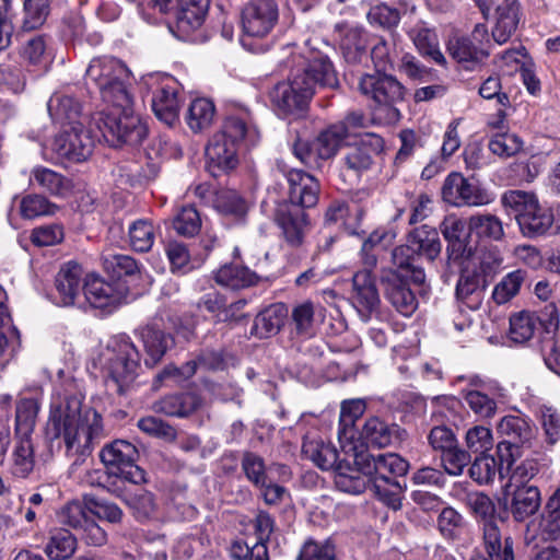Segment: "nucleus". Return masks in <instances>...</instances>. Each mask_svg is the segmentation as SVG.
I'll return each mask as SVG.
<instances>
[{
  "label": "nucleus",
  "mask_w": 560,
  "mask_h": 560,
  "mask_svg": "<svg viewBox=\"0 0 560 560\" xmlns=\"http://www.w3.org/2000/svg\"><path fill=\"white\" fill-rule=\"evenodd\" d=\"M81 409L80 398L66 397L51 405L47 422V433L62 440L66 455L74 458L73 465L83 463L94 444L104 438L102 417L95 410L82 416Z\"/></svg>",
  "instance_id": "nucleus-1"
},
{
  "label": "nucleus",
  "mask_w": 560,
  "mask_h": 560,
  "mask_svg": "<svg viewBox=\"0 0 560 560\" xmlns=\"http://www.w3.org/2000/svg\"><path fill=\"white\" fill-rule=\"evenodd\" d=\"M258 138V130L248 112L229 115L206 148L207 167L212 176L235 168L240 150L245 144L256 143Z\"/></svg>",
  "instance_id": "nucleus-2"
},
{
  "label": "nucleus",
  "mask_w": 560,
  "mask_h": 560,
  "mask_svg": "<svg viewBox=\"0 0 560 560\" xmlns=\"http://www.w3.org/2000/svg\"><path fill=\"white\" fill-rule=\"evenodd\" d=\"M140 358L129 337L112 338L100 354L101 365L107 374V388L124 395L136 380Z\"/></svg>",
  "instance_id": "nucleus-3"
},
{
  "label": "nucleus",
  "mask_w": 560,
  "mask_h": 560,
  "mask_svg": "<svg viewBox=\"0 0 560 560\" xmlns=\"http://www.w3.org/2000/svg\"><path fill=\"white\" fill-rule=\"evenodd\" d=\"M96 127L110 147L138 145L147 137L145 125L133 114L131 96L127 104L108 103L100 113Z\"/></svg>",
  "instance_id": "nucleus-4"
},
{
  "label": "nucleus",
  "mask_w": 560,
  "mask_h": 560,
  "mask_svg": "<svg viewBox=\"0 0 560 560\" xmlns=\"http://www.w3.org/2000/svg\"><path fill=\"white\" fill-rule=\"evenodd\" d=\"M442 244L436 229L423 224L413 229L407 244L397 246L392 254L394 267L411 269V279L416 284H422L425 273L420 265L421 257L433 261L441 253Z\"/></svg>",
  "instance_id": "nucleus-5"
},
{
  "label": "nucleus",
  "mask_w": 560,
  "mask_h": 560,
  "mask_svg": "<svg viewBox=\"0 0 560 560\" xmlns=\"http://www.w3.org/2000/svg\"><path fill=\"white\" fill-rule=\"evenodd\" d=\"M86 83H93L101 92L103 101L108 104L120 102L127 104L130 72L118 59L103 57L93 59L85 72Z\"/></svg>",
  "instance_id": "nucleus-6"
},
{
  "label": "nucleus",
  "mask_w": 560,
  "mask_h": 560,
  "mask_svg": "<svg viewBox=\"0 0 560 560\" xmlns=\"http://www.w3.org/2000/svg\"><path fill=\"white\" fill-rule=\"evenodd\" d=\"M504 208L511 209L522 233L528 237L545 234L553 223L551 210L539 205L533 192L523 190H509L501 197Z\"/></svg>",
  "instance_id": "nucleus-7"
},
{
  "label": "nucleus",
  "mask_w": 560,
  "mask_h": 560,
  "mask_svg": "<svg viewBox=\"0 0 560 560\" xmlns=\"http://www.w3.org/2000/svg\"><path fill=\"white\" fill-rule=\"evenodd\" d=\"M346 139L347 130L343 125L331 124L320 130L312 141L296 138L291 150L306 167L322 170L326 162L336 156Z\"/></svg>",
  "instance_id": "nucleus-8"
},
{
  "label": "nucleus",
  "mask_w": 560,
  "mask_h": 560,
  "mask_svg": "<svg viewBox=\"0 0 560 560\" xmlns=\"http://www.w3.org/2000/svg\"><path fill=\"white\" fill-rule=\"evenodd\" d=\"M304 81L300 70H292L287 81L277 83L270 91V102L279 116L303 115L314 95V90Z\"/></svg>",
  "instance_id": "nucleus-9"
},
{
  "label": "nucleus",
  "mask_w": 560,
  "mask_h": 560,
  "mask_svg": "<svg viewBox=\"0 0 560 560\" xmlns=\"http://www.w3.org/2000/svg\"><path fill=\"white\" fill-rule=\"evenodd\" d=\"M359 90L376 105L387 108L393 118L400 117L397 105L404 103L407 89L395 75L381 70L363 74Z\"/></svg>",
  "instance_id": "nucleus-10"
},
{
  "label": "nucleus",
  "mask_w": 560,
  "mask_h": 560,
  "mask_svg": "<svg viewBox=\"0 0 560 560\" xmlns=\"http://www.w3.org/2000/svg\"><path fill=\"white\" fill-rule=\"evenodd\" d=\"M100 457L107 468L116 469L115 480L118 481V485L124 481L132 485L147 482L145 471L136 464L139 458V452L130 442L115 440L102 448Z\"/></svg>",
  "instance_id": "nucleus-11"
},
{
  "label": "nucleus",
  "mask_w": 560,
  "mask_h": 560,
  "mask_svg": "<svg viewBox=\"0 0 560 560\" xmlns=\"http://www.w3.org/2000/svg\"><path fill=\"white\" fill-rule=\"evenodd\" d=\"M304 52L290 54L285 61L292 70H300L306 83L315 91V86L336 89L339 85L337 72L330 59L318 50L307 49Z\"/></svg>",
  "instance_id": "nucleus-12"
},
{
  "label": "nucleus",
  "mask_w": 560,
  "mask_h": 560,
  "mask_svg": "<svg viewBox=\"0 0 560 560\" xmlns=\"http://www.w3.org/2000/svg\"><path fill=\"white\" fill-rule=\"evenodd\" d=\"M411 269L384 268L381 270L380 282L385 299L404 316H411L418 307V300L409 288Z\"/></svg>",
  "instance_id": "nucleus-13"
},
{
  "label": "nucleus",
  "mask_w": 560,
  "mask_h": 560,
  "mask_svg": "<svg viewBox=\"0 0 560 560\" xmlns=\"http://www.w3.org/2000/svg\"><path fill=\"white\" fill-rule=\"evenodd\" d=\"M491 46L486 24H476L470 36H460L450 39L447 50L450 55L467 70H474L490 55Z\"/></svg>",
  "instance_id": "nucleus-14"
},
{
  "label": "nucleus",
  "mask_w": 560,
  "mask_h": 560,
  "mask_svg": "<svg viewBox=\"0 0 560 560\" xmlns=\"http://www.w3.org/2000/svg\"><path fill=\"white\" fill-rule=\"evenodd\" d=\"M276 170L287 178L289 184V199L281 203H294L302 210L317 205L320 184L313 175L302 170L291 168L283 161H277Z\"/></svg>",
  "instance_id": "nucleus-15"
},
{
  "label": "nucleus",
  "mask_w": 560,
  "mask_h": 560,
  "mask_svg": "<svg viewBox=\"0 0 560 560\" xmlns=\"http://www.w3.org/2000/svg\"><path fill=\"white\" fill-rule=\"evenodd\" d=\"M273 220L281 231V237L291 247L303 245L311 228L308 214L294 203L279 202L273 213Z\"/></svg>",
  "instance_id": "nucleus-16"
},
{
  "label": "nucleus",
  "mask_w": 560,
  "mask_h": 560,
  "mask_svg": "<svg viewBox=\"0 0 560 560\" xmlns=\"http://www.w3.org/2000/svg\"><path fill=\"white\" fill-rule=\"evenodd\" d=\"M443 200L452 206H485L492 196L479 185L470 183L459 173H451L442 187Z\"/></svg>",
  "instance_id": "nucleus-17"
},
{
  "label": "nucleus",
  "mask_w": 560,
  "mask_h": 560,
  "mask_svg": "<svg viewBox=\"0 0 560 560\" xmlns=\"http://www.w3.org/2000/svg\"><path fill=\"white\" fill-rule=\"evenodd\" d=\"M107 490L119 498L130 510L138 522H148L158 517L159 502L154 493L139 488L128 489L124 482L118 485L117 480H108Z\"/></svg>",
  "instance_id": "nucleus-18"
},
{
  "label": "nucleus",
  "mask_w": 560,
  "mask_h": 560,
  "mask_svg": "<svg viewBox=\"0 0 560 560\" xmlns=\"http://www.w3.org/2000/svg\"><path fill=\"white\" fill-rule=\"evenodd\" d=\"M479 266L480 269H463L456 284L457 301L470 311L480 308L488 285L486 267L491 264L482 259Z\"/></svg>",
  "instance_id": "nucleus-19"
},
{
  "label": "nucleus",
  "mask_w": 560,
  "mask_h": 560,
  "mask_svg": "<svg viewBox=\"0 0 560 560\" xmlns=\"http://www.w3.org/2000/svg\"><path fill=\"white\" fill-rule=\"evenodd\" d=\"M278 21L276 0H253L242 13V26L247 36L264 37Z\"/></svg>",
  "instance_id": "nucleus-20"
},
{
  "label": "nucleus",
  "mask_w": 560,
  "mask_h": 560,
  "mask_svg": "<svg viewBox=\"0 0 560 560\" xmlns=\"http://www.w3.org/2000/svg\"><path fill=\"white\" fill-rule=\"evenodd\" d=\"M94 141L81 124H75L56 137L54 150L70 162H83L93 152Z\"/></svg>",
  "instance_id": "nucleus-21"
},
{
  "label": "nucleus",
  "mask_w": 560,
  "mask_h": 560,
  "mask_svg": "<svg viewBox=\"0 0 560 560\" xmlns=\"http://www.w3.org/2000/svg\"><path fill=\"white\" fill-rule=\"evenodd\" d=\"M366 462L363 453L357 454L353 465L347 460H339L335 470V486L345 493L360 494L364 492L368 485L372 483L373 476L368 474Z\"/></svg>",
  "instance_id": "nucleus-22"
},
{
  "label": "nucleus",
  "mask_w": 560,
  "mask_h": 560,
  "mask_svg": "<svg viewBox=\"0 0 560 560\" xmlns=\"http://www.w3.org/2000/svg\"><path fill=\"white\" fill-rule=\"evenodd\" d=\"M83 293L91 306L106 308L120 304L127 298L128 289L120 281L106 282L91 275L84 281Z\"/></svg>",
  "instance_id": "nucleus-23"
},
{
  "label": "nucleus",
  "mask_w": 560,
  "mask_h": 560,
  "mask_svg": "<svg viewBox=\"0 0 560 560\" xmlns=\"http://www.w3.org/2000/svg\"><path fill=\"white\" fill-rule=\"evenodd\" d=\"M384 149V140L375 133L364 135L360 141L345 153L342 161L345 167L354 174H361L370 170L377 156Z\"/></svg>",
  "instance_id": "nucleus-24"
},
{
  "label": "nucleus",
  "mask_w": 560,
  "mask_h": 560,
  "mask_svg": "<svg viewBox=\"0 0 560 560\" xmlns=\"http://www.w3.org/2000/svg\"><path fill=\"white\" fill-rule=\"evenodd\" d=\"M350 300L365 320L378 308L381 302L380 294L375 280L369 270H359L353 275Z\"/></svg>",
  "instance_id": "nucleus-25"
},
{
  "label": "nucleus",
  "mask_w": 560,
  "mask_h": 560,
  "mask_svg": "<svg viewBox=\"0 0 560 560\" xmlns=\"http://www.w3.org/2000/svg\"><path fill=\"white\" fill-rule=\"evenodd\" d=\"M334 32L345 59L350 63L361 62L369 46L365 30L357 24L341 22L335 25Z\"/></svg>",
  "instance_id": "nucleus-26"
},
{
  "label": "nucleus",
  "mask_w": 560,
  "mask_h": 560,
  "mask_svg": "<svg viewBox=\"0 0 560 560\" xmlns=\"http://www.w3.org/2000/svg\"><path fill=\"white\" fill-rule=\"evenodd\" d=\"M82 277L83 269L78 262L68 261L61 266L55 278L58 304L70 306L75 303L83 291Z\"/></svg>",
  "instance_id": "nucleus-27"
},
{
  "label": "nucleus",
  "mask_w": 560,
  "mask_h": 560,
  "mask_svg": "<svg viewBox=\"0 0 560 560\" xmlns=\"http://www.w3.org/2000/svg\"><path fill=\"white\" fill-rule=\"evenodd\" d=\"M366 462L365 469L372 474L374 480L393 481L398 480L408 471L409 464L396 453L371 455L363 453Z\"/></svg>",
  "instance_id": "nucleus-28"
},
{
  "label": "nucleus",
  "mask_w": 560,
  "mask_h": 560,
  "mask_svg": "<svg viewBox=\"0 0 560 560\" xmlns=\"http://www.w3.org/2000/svg\"><path fill=\"white\" fill-rule=\"evenodd\" d=\"M497 431L502 441L518 446H530L536 435V428L530 419L524 415H508L500 419Z\"/></svg>",
  "instance_id": "nucleus-29"
},
{
  "label": "nucleus",
  "mask_w": 560,
  "mask_h": 560,
  "mask_svg": "<svg viewBox=\"0 0 560 560\" xmlns=\"http://www.w3.org/2000/svg\"><path fill=\"white\" fill-rule=\"evenodd\" d=\"M302 455L322 470L332 469L340 460L335 445L316 433H307L304 436Z\"/></svg>",
  "instance_id": "nucleus-30"
},
{
  "label": "nucleus",
  "mask_w": 560,
  "mask_h": 560,
  "mask_svg": "<svg viewBox=\"0 0 560 560\" xmlns=\"http://www.w3.org/2000/svg\"><path fill=\"white\" fill-rule=\"evenodd\" d=\"M136 335L143 345L145 352L143 363L149 369H153L159 364L173 345V338L170 334L152 325H147L138 329Z\"/></svg>",
  "instance_id": "nucleus-31"
},
{
  "label": "nucleus",
  "mask_w": 560,
  "mask_h": 560,
  "mask_svg": "<svg viewBox=\"0 0 560 560\" xmlns=\"http://www.w3.org/2000/svg\"><path fill=\"white\" fill-rule=\"evenodd\" d=\"M405 431L395 423H387L378 417L369 418L361 431L364 442L373 447H386L399 442Z\"/></svg>",
  "instance_id": "nucleus-32"
},
{
  "label": "nucleus",
  "mask_w": 560,
  "mask_h": 560,
  "mask_svg": "<svg viewBox=\"0 0 560 560\" xmlns=\"http://www.w3.org/2000/svg\"><path fill=\"white\" fill-rule=\"evenodd\" d=\"M485 552L470 560H514L513 539L503 536L493 522L485 525Z\"/></svg>",
  "instance_id": "nucleus-33"
},
{
  "label": "nucleus",
  "mask_w": 560,
  "mask_h": 560,
  "mask_svg": "<svg viewBox=\"0 0 560 560\" xmlns=\"http://www.w3.org/2000/svg\"><path fill=\"white\" fill-rule=\"evenodd\" d=\"M259 276L241 262L224 264L214 272V281L224 288L238 291L256 285Z\"/></svg>",
  "instance_id": "nucleus-34"
},
{
  "label": "nucleus",
  "mask_w": 560,
  "mask_h": 560,
  "mask_svg": "<svg viewBox=\"0 0 560 560\" xmlns=\"http://www.w3.org/2000/svg\"><path fill=\"white\" fill-rule=\"evenodd\" d=\"M210 0H182L176 18V28L183 37L199 30L208 13Z\"/></svg>",
  "instance_id": "nucleus-35"
},
{
  "label": "nucleus",
  "mask_w": 560,
  "mask_h": 560,
  "mask_svg": "<svg viewBox=\"0 0 560 560\" xmlns=\"http://www.w3.org/2000/svg\"><path fill=\"white\" fill-rule=\"evenodd\" d=\"M541 505L540 490L536 486L516 487L510 501V512L516 522L534 515Z\"/></svg>",
  "instance_id": "nucleus-36"
},
{
  "label": "nucleus",
  "mask_w": 560,
  "mask_h": 560,
  "mask_svg": "<svg viewBox=\"0 0 560 560\" xmlns=\"http://www.w3.org/2000/svg\"><path fill=\"white\" fill-rule=\"evenodd\" d=\"M521 5L516 0H503L495 10V25L492 30L493 39L502 45L516 31L520 22Z\"/></svg>",
  "instance_id": "nucleus-37"
},
{
  "label": "nucleus",
  "mask_w": 560,
  "mask_h": 560,
  "mask_svg": "<svg viewBox=\"0 0 560 560\" xmlns=\"http://www.w3.org/2000/svg\"><path fill=\"white\" fill-rule=\"evenodd\" d=\"M287 314L284 304L269 305L255 317L250 334L260 339L278 334L284 324Z\"/></svg>",
  "instance_id": "nucleus-38"
},
{
  "label": "nucleus",
  "mask_w": 560,
  "mask_h": 560,
  "mask_svg": "<svg viewBox=\"0 0 560 560\" xmlns=\"http://www.w3.org/2000/svg\"><path fill=\"white\" fill-rule=\"evenodd\" d=\"M463 398L469 409L479 419H490L498 410V400L504 397V388L500 385L492 392L462 390Z\"/></svg>",
  "instance_id": "nucleus-39"
},
{
  "label": "nucleus",
  "mask_w": 560,
  "mask_h": 560,
  "mask_svg": "<svg viewBox=\"0 0 560 560\" xmlns=\"http://www.w3.org/2000/svg\"><path fill=\"white\" fill-rule=\"evenodd\" d=\"M178 92L175 86H161L152 98V109L155 116L168 126H173L179 118Z\"/></svg>",
  "instance_id": "nucleus-40"
},
{
  "label": "nucleus",
  "mask_w": 560,
  "mask_h": 560,
  "mask_svg": "<svg viewBox=\"0 0 560 560\" xmlns=\"http://www.w3.org/2000/svg\"><path fill=\"white\" fill-rule=\"evenodd\" d=\"M201 405L200 397L195 393H180L167 395L154 405L156 412L170 417H187L195 412Z\"/></svg>",
  "instance_id": "nucleus-41"
},
{
  "label": "nucleus",
  "mask_w": 560,
  "mask_h": 560,
  "mask_svg": "<svg viewBox=\"0 0 560 560\" xmlns=\"http://www.w3.org/2000/svg\"><path fill=\"white\" fill-rule=\"evenodd\" d=\"M47 108L51 119L60 125L79 124L82 106L70 95L54 94L47 103Z\"/></svg>",
  "instance_id": "nucleus-42"
},
{
  "label": "nucleus",
  "mask_w": 560,
  "mask_h": 560,
  "mask_svg": "<svg viewBox=\"0 0 560 560\" xmlns=\"http://www.w3.org/2000/svg\"><path fill=\"white\" fill-rule=\"evenodd\" d=\"M35 454L32 438L15 436L12 452L11 474L20 479H26L34 470Z\"/></svg>",
  "instance_id": "nucleus-43"
},
{
  "label": "nucleus",
  "mask_w": 560,
  "mask_h": 560,
  "mask_svg": "<svg viewBox=\"0 0 560 560\" xmlns=\"http://www.w3.org/2000/svg\"><path fill=\"white\" fill-rule=\"evenodd\" d=\"M215 117V106L209 98L198 97L189 104L185 120L189 129L197 133L211 127Z\"/></svg>",
  "instance_id": "nucleus-44"
},
{
  "label": "nucleus",
  "mask_w": 560,
  "mask_h": 560,
  "mask_svg": "<svg viewBox=\"0 0 560 560\" xmlns=\"http://www.w3.org/2000/svg\"><path fill=\"white\" fill-rule=\"evenodd\" d=\"M409 36L422 56L429 57L439 65L445 63V58L439 48V39L434 31L418 24L409 32Z\"/></svg>",
  "instance_id": "nucleus-45"
},
{
  "label": "nucleus",
  "mask_w": 560,
  "mask_h": 560,
  "mask_svg": "<svg viewBox=\"0 0 560 560\" xmlns=\"http://www.w3.org/2000/svg\"><path fill=\"white\" fill-rule=\"evenodd\" d=\"M77 549V538L67 529H55L49 533L45 553L50 560L69 559Z\"/></svg>",
  "instance_id": "nucleus-46"
},
{
  "label": "nucleus",
  "mask_w": 560,
  "mask_h": 560,
  "mask_svg": "<svg viewBox=\"0 0 560 560\" xmlns=\"http://www.w3.org/2000/svg\"><path fill=\"white\" fill-rule=\"evenodd\" d=\"M38 410V402L33 397L20 398L16 401L15 436L32 438Z\"/></svg>",
  "instance_id": "nucleus-47"
},
{
  "label": "nucleus",
  "mask_w": 560,
  "mask_h": 560,
  "mask_svg": "<svg viewBox=\"0 0 560 560\" xmlns=\"http://www.w3.org/2000/svg\"><path fill=\"white\" fill-rule=\"evenodd\" d=\"M30 179L54 196H63L71 188V183L67 177L44 166L34 167Z\"/></svg>",
  "instance_id": "nucleus-48"
},
{
  "label": "nucleus",
  "mask_w": 560,
  "mask_h": 560,
  "mask_svg": "<svg viewBox=\"0 0 560 560\" xmlns=\"http://www.w3.org/2000/svg\"><path fill=\"white\" fill-rule=\"evenodd\" d=\"M468 230L480 238L501 241L504 237L502 221L492 213H478L468 220Z\"/></svg>",
  "instance_id": "nucleus-49"
},
{
  "label": "nucleus",
  "mask_w": 560,
  "mask_h": 560,
  "mask_svg": "<svg viewBox=\"0 0 560 560\" xmlns=\"http://www.w3.org/2000/svg\"><path fill=\"white\" fill-rule=\"evenodd\" d=\"M296 560H337V545L332 537L317 540L305 539L300 548Z\"/></svg>",
  "instance_id": "nucleus-50"
},
{
  "label": "nucleus",
  "mask_w": 560,
  "mask_h": 560,
  "mask_svg": "<svg viewBox=\"0 0 560 560\" xmlns=\"http://www.w3.org/2000/svg\"><path fill=\"white\" fill-rule=\"evenodd\" d=\"M213 205L220 213L230 215L237 221L244 220L248 212L247 201L235 190L219 191Z\"/></svg>",
  "instance_id": "nucleus-51"
},
{
  "label": "nucleus",
  "mask_w": 560,
  "mask_h": 560,
  "mask_svg": "<svg viewBox=\"0 0 560 560\" xmlns=\"http://www.w3.org/2000/svg\"><path fill=\"white\" fill-rule=\"evenodd\" d=\"M526 279L527 272L523 269H516L506 273L493 289V301L499 305L511 301L520 293Z\"/></svg>",
  "instance_id": "nucleus-52"
},
{
  "label": "nucleus",
  "mask_w": 560,
  "mask_h": 560,
  "mask_svg": "<svg viewBox=\"0 0 560 560\" xmlns=\"http://www.w3.org/2000/svg\"><path fill=\"white\" fill-rule=\"evenodd\" d=\"M129 244L136 252H149L155 240V226L148 219H139L132 222L128 229Z\"/></svg>",
  "instance_id": "nucleus-53"
},
{
  "label": "nucleus",
  "mask_w": 560,
  "mask_h": 560,
  "mask_svg": "<svg viewBox=\"0 0 560 560\" xmlns=\"http://www.w3.org/2000/svg\"><path fill=\"white\" fill-rule=\"evenodd\" d=\"M316 307L311 301H305L293 307L291 313L294 332L304 339L312 338L316 332Z\"/></svg>",
  "instance_id": "nucleus-54"
},
{
  "label": "nucleus",
  "mask_w": 560,
  "mask_h": 560,
  "mask_svg": "<svg viewBox=\"0 0 560 560\" xmlns=\"http://www.w3.org/2000/svg\"><path fill=\"white\" fill-rule=\"evenodd\" d=\"M537 328V317L530 312H520L510 318L509 337L515 343L532 339Z\"/></svg>",
  "instance_id": "nucleus-55"
},
{
  "label": "nucleus",
  "mask_w": 560,
  "mask_h": 560,
  "mask_svg": "<svg viewBox=\"0 0 560 560\" xmlns=\"http://www.w3.org/2000/svg\"><path fill=\"white\" fill-rule=\"evenodd\" d=\"M540 526L542 534L548 539L560 538V486L545 505Z\"/></svg>",
  "instance_id": "nucleus-56"
},
{
  "label": "nucleus",
  "mask_w": 560,
  "mask_h": 560,
  "mask_svg": "<svg viewBox=\"0 0 560 560\" xmlns=\"http://www.w3.org/2000/svg\"><path fill=\"white\" fill-rule=\"evenodd\" d=\"M57 206L46 197L37 194L24 196L20 201L19 211L23 219L33 220L43 215H51L56 212Z\"/></svg>",
  "instance_id": "nucleus-57"
},
{
  "label": "nucleus",
  "mask_w": 560,
  "mask_h": 560,
  "mask_svg": "<svg viewBox=\"0 0 560 560\" xmlns=\"http://www.w3.org/2000/svg\"><path fill=\"white\" fill-rule=\"evenodd\" d=\"M172 225L178 235L192 237L201 229V218L194 206H185L176 213Z\"/></svg>",
  "instance_id": "nucleus-58"
},
{
  "label": "nucleus",
  "mask_w": 560,
  "mask_h": 560,
  "mask_svg": "<svg viewBox=\"0 0 560 560\" xmlns=\"http://www.w3.org/2000/svg\"><path fill=\"white\" fill-rule=\"evenodd\" d=\"M103 265L104 269L112 277L117 278V281L121 277L132 276L139 271L137 261L131 256L124 254H105L103 256Z\"/></svg>",
  "instance_id": "nucleus-59"
},
{
  "label": "nucleus",
  "mask_w": 560,
  "mask_h": 560,
  "mask_svg": "<svg viewBox=\"0 0 560 560\" xmlns=\"http://www.w3.org/2000/svg\"><path fill=\"white\" fill-rule=\"evenodd\" d=\"M48 13L49 0H25L23 30L32 31L38 28L45 23Z\"/></svg>",
  "instance_id": "nucleus-60"
},
{
  "label": "nucleus",
  "mask_w": 560,
  "mask_h": 560,
  "mask_svg": "<svg viewBox=\"0 0 560 560\" xmlns=\"http://www.w3.org/2000/svg\"><path fill=\"white\" fill-rule=\"evenodd\" d=\"M488 147L493 154L500 158H510L521 151L523 141L514 133L501 132L492 136Z\"/></svg>",
  "instance_id": "nucleus-61"
},
{
  "label": "nucleus",
  "mask_w": 560,
  "mask_h": 560,
  "mask_svg": "<svg viewBox=\"0 0 560 560\" xmlns=\"http://www.w3.org/2000/svg\"><path fill=\"white\" fill-rule=\"evenodd\" d=\"M497 472L499 474L495 458L486 453L477 456L469 467V476L480 485L493 481Z\"/></svg>",
  "instance_id": "nucleus-62"
},
{
  "label": "nucleus",
  "mask_w": 560,
  "mask_h": 560,
  "mask_svg": "<svg viewBox=\"0 0 560 560\" xmlns=\"http://www.w3.org/2000/svg\"><path fill=\"white\" fill-rule=\"evenodd\" d=\"M540 351L546 366L560 376V335L547 331L541 339Z\"/></svg>",
  "instance_id": "nucleus-63"
},
{
  "label": "nucleus",
  "mask_w": 560,
  "mask_h": 560,
  "mask_svg": "<svg viewBox=\"0 0 560 560\" xmlns=\"http://www.w3.org/2000/svg\"><path fill=\"white\" fill-rule=\"evenodd\" d=\"M229 551L233 560H269L268 547L264 544L250 547L243 540H234Z\"/></svg>",
  "instance_id": "nucleus-64"
}]
</instances>
